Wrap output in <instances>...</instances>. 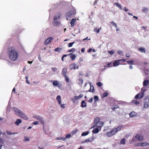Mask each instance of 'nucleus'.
I'll return each mask as SVG.
<instances>
[{
	"label": "nucleus",
	"mask_w": 149,
	"mask_h": 149,
	"mask_svg": "<svg viewBox=\"0 0 149 149\" xmlns=\"http://www.w3.org/2000/svg\"><path fill=\"white\" fill-rule=\"evenodd\" d=\"M51 69L54 72H56L57 70V68L55 67L52 68Z\"/></svg>",
	"instance_id": "obj_47"
},
{
	"label": "nucleus",
	"mask_w": 149,
	"mask_h": 149,
	"mask_svg": "<svg viewBox=\"0 0 149 149\" xmlns=\"http://www.w3.org/2000/svg\"><path fill=\"white\" fill-rule=\"evenodd\" d=\"M132 103L136 105H138L139 104V102L136 100H134L132 101Z\"/></svg>",
	"instance_id": "obj_32"
},
{
	"label": "nucleus",
	"mask_w": 149,
	"mask_h": 149,
	"mask_svg": "<svg viewBox=\"0 0 149 149\" xmlns=\"http://www.w3.org/2000/svg\"><path fill=\"white\" fill-rule=\"evenodd\" d=\"M94 99L95 100V102H96L97 101H98L99 100V97L97 96H95L94 97Z\"/></svg>",
	"instance_id": "obj_46"
},
{
	"label": "nucleus",
	"mask_w": 149,
	"mask_h": 149,
	"mask_svg": "<svg viewBox=\"0 0 149 149\" xmlns=\"http://www.w3.org/2000/svg\"><path fill=\"white\" fill-rule=\"evenodd\" d=\"M71 137V135L70 134H68L65 136V137H64V138H65V140H66V139H68L70 138Z\"/></svg>",
	"instance_id": "obj_51"
},
{
	"label": "nucleus",
	"mask_w": 149,
	"mask_h": 149,
	"mask_svg": "<svg viewBox=\"0 0 149 149\" xmlns=\"http://www.w3.org/2000/svg\"><path fill=\"white\" fill-rule=\"evenodd\" d=\"M19 117H20L21 118L25 120H28L29 119V118L23 113V111L22 112Z\"/></svg>",
	"instance_id": "obj_11"
},
{
	"label": "nucleus",
	"mask_w": 149,
	"mask_h": 149,
	"mask_svg": "<svg viewBox=\"0 0 149 149\" xmlns=\"http://www.w3.org/2000/svg\"><path fill=\"white\" fill-rule=\"evenodd\" d=\"M22 122V120L20 119H18L16 120L15 122H14V124L17 126H18Z\"/></svg>",
	"instance_id": "obj_16"
},
{
	"label": "nucleus",
	"mask_w": 149,
	"mask_h": 149,
	"mask_svg": "<svg viewBox=\"0 0 149 149\" xmlns=\"http://www.w3.org/2000/svg\"><path fill=\"white\" fill-rule=\"evenodd\" d=\"M148 84L149 85V80H146L143 81V85L144 86H146Z\"/></svg>",
	"instance_id": "obj_22"
},
{
	"label": "nucleus",
	"mask_w": 149,
	"mask_h": 149,
	"mask_svg": "<svg viewBox=\"0 0 149 149\" xmlns=\"http://www.w3.org/2000/svg\"><path fill=\"white\" fill-rule=\"evenodd\" d=\"M111 23L113 26H115V27H117V26L116 24V23H115L113 21L112 22H111Z\"/></svg>",
	"instance_id": "obj_48"
},
{
	"label": "nucleus",
	"mask_w": 149,
	"mask_h": 149,
	"mask_svg": "<svg viewBox=\"0 0 149 149\" xmlns=\"http://www.w3.org/2000/svg\"><path fill=\"white\" fill-rule=\"evenodd\" d=\"M4 141L1 138H0V149L2 148V147L4 144Z\"/></svg>",
	"instance_id": "obj_25"
},
{
	"label": "nucleus",
	"mask_w": 149,
	"mask_h": 149,
	"mask_svg": "<svg viewBox=\"0 0 149 149\" xmlns=\"http://www.w3.org/2000/svg\"><path fill=\"white\" fill-rule=\"evenodd\" d=\"M60 106H61V107L62 108H65V104H61H61H59Z\"/></svg>",
	"instance_id": "obj_54"
},
{
	"label": "nucleus",
	"mask_w": 149,
	"mask_h": 149,
	"mask_svg": "<svg viewBox=\"0 0 149 149\" xmlns=\"http://www.w3.org/2000/svg\"><path fill=\"white\" fill-rule=\"evenodd\" d=\"M33 117L39 121L42 124H44V120L41 117L39 116H33Z\"/></svg>",
	"instance_id": "obj_8"
},
{
	"label": "nucleus",
	"mask_w": 149,
	"mask_h": 149,
	"mask_svg": "<svg viewBox=\"0 0 149 149\" xmlns=\"http://www.w3.org/2000/svg\"><path fill=\"white\" fill-rule=\"evenodd\" d=\"M14 114L17 116H19L22 111L20 110L18 108L16 107H13L12 108Z\"/></svg>",
	"instance_id": "obj_5"
},
{
	"label": "nucleus",
	"mask_w": 149,
	"mask_h": 149,
	"mask_svg": "<svg viewBox=\"0 0 149 149\" xmlns=\"http://www.w3.org/2000/svg\"><path fill=\"white\" fill-rule=\"evenodd\" d=\"M104 125V123L100 121L97 123H95L96 126L101 127Z\"/></svg>",
	"instance_id": "obj_20"
},
{
	"label": "nucleus",
	"mask_w": 149,
	"mask_h": 149,
	"mask_svg": "<svg viewBox=\"0 0 149 149\" xmlns=\"http://www.w3.org/2000/svg\"><path fill=\"white\" fill-rule=\"evenodd\" d=\"M144 96V93L143 92H141L140 93V95L139 96V99H141Z\"/></svg>",
	"instance_id": "obj_43"
},
{
	"label": "nucleus",
	"mask_w": 149,
	"mask_h": 149,
	"mask_svg": "<svg viewBox=\"0 0 149 149\" xmlns=\"http://www.w3.org/2000/svg\"><path fill=\"white\" fill-rule=\"evenodd\" d=\"M56 139L57 140H63V141L65 140V138H64V137H58Z\"/></svg>",
	"instance_id": "obj_39"
},
{
	"label": "nucleus",
	"mask_w": 149,
	"mask_h": 149,
	"mask_svg": "<svg viewBox=\"0 0 149 149\" xmlns=\"http://www.w3.org/2000/svg\"><path fill=\"white\" fill-rule=\"evenodd\" d=\"M62 15L61 13H58L54 17V19H60Z\"/></svg>",
	"instance_id": "obj_19"
},
{
	"label": "nucleus",
	"mask_w": 149,
	"mask_h": 149,
	"mask_svg": "<svg viewBox=\"0 0 149 149\" xmlns=\"http://www.w3.org/2000/svg\"><path fill=\"white\" fill-rule=\"evenodd\" d=\"M6 133L7 134L9 135H11L12 134H17V132H15V133H12L10 131H6Z\"/></svg>",
	"instance_id": "obj_38"
},
{
	"label": "nucleus",
	"mask_w": 149,
	"mask_h": 149,
	"mask_svg": "<svg viewBox=\"0 0 149 149\" xmlns=\"http://www.w3.org/2000/svg\"><path fill=\"white\" fill-rule=\"evenodd\" d=\"M53 39V38L52 37H50L49 38L45 41V45H47L49 43H51Z\"/></svg>",
	"instance_id": "obj_12"
},
{
	"label": "nucleus",
	"mask_w": 149,
	"mask_h": 149,
	"mask_svg": "<svg viewBox=\"0 0 149 149\" xmlns=\"http://www.w3.org/2000/svg\"><path fill=\"white\" fill-rule=\"evenodd\" d=\"M83 95L82 94H80L78 96H75L73 97H71L70 98L72 101L74 103H75L76 102V100H78L82 97Z\"/></svg>",
	"instance_id": "obj_6"
},
{
	"label": "nucleus",
	"mask_w": 149,
	"mask_h": 149,
	"mask_svg": "<svg viewBox=\"0 0 149 149\" xmlns=\"http://www.w3.org/2000/svg\"><path fill=\"white\" fill-rule=\"evenodd\" d=\"M76 21V19H72L70 22V24L72 27H73L74 26V23Z\"/></svg>",
	"instance_id": "obj_23"
},
{
	"label": "nucleus",
	"mask_w": 149,
	"mask_h": 149,
	"mask_svg": "<svg viewBox=\"0 0 149 149\" xmlns=\"http://www.w3.org/2000/svg\"><path fill=\"white\" fill-rule=\"evenodd\" d=\"M67 72V68H63L62 71V73L64 76H66V73Z\"/></svg>",
	"instance_id": "obj_17"
},
{
	"label": "nucleus",
	"mask_w": 149,
	"mask_h": 149,
	"mask_svg": "<svg viewBox=\"0 0 149 149\" xmlns=\"http://www.w3.org/2000/svg\"><path fill=\"white\" fill-rule=\"evenodd\" d=\"M76 10L75 8L72 7L69 11L67 12L65 16L67 18H71V17L76 14Z\"/></svg>",
	"instance_id": "obj_3"
},
{
	"label": "nucleus",
	"mask_w": 149,
	"mask_h": 149,
	"mask_svg": "<svg viewBox=\"0 0 149 149\" xmlns=\"http://www.w3.org/2000/svg\"><path fill=\"white\" fill-rule=\"evenodd\" d=\"M56 100L58 101V102L59 104H61V97L60 95L57 96L56 98Z\"/></svg>",
	"instance_id": "obj_24"
},
{
	"label": "nucleus",
	"mask_w": 149,
	"mask_h": 149,
	"mask_svg": "<svg viewBox=\"0 0 149 149\" xmlns=\"http://www.w3.org/2000/svg\"><path fill=\"white\" fill-rule=\"evenodd\" d=\"M142 63L145 65H146L148 64V63L146 61L143 62Z\"/></svg>",
	"instance_id": "obj_63"
},
{
	"label": "nucleus",
	"mask_w": 149,
	"mask_h": 149,
	"mask_svg": "<svg viewBox=\"0 0 149 149\" xmlns=\"http://www.w3.org/2000/svg\"><path fill=\"white\" fill-rule=\"evenodd\" d=\"M69 69L71 70H72L73 69H78L79 66L77 65L74 63H73L70 65Z\"/></svg>",
	"instance_id": "obj_9"
},
{
	"label": "nucleus",
	"mask_w": 149,
	"mask_h": 149,
	"mask_svg": "<svg viewBox=\"0 0 149 149\" xmlns=\"http://www.w3.org/2000/svg\"><path fill=\"white\" fill-rule=\"evenodd\" d=\"M30 138L29 137H27V136H24V139L23 140L24 142H26L27 141H29L30 140Z\"/></svg>",
	"instance_id": "obj_31"
},
{
	"label": "nucleus",
	"mask_w": 149,
	"mask_h": 149,
	"mask_svg": "<svg viewBox=\"0 0 149 149\" xmlns=\"http://www.w3.org/2000/svg\"><path fill=\"white\" fill-rule=\"evenodd\" d=\"M100 118L98 117H96L94 119V123L95 125V123H97L98 122H99L100 121Z\"/></svg>",
	"instance_id": "obj_27"
},
{
	"label": "nucleus",
	"mask_w": 149,
	"mask_h": 149,
	"mask_svg": "<svg viewBox=\"0 0 149 149\" xmlns=\"http://www.w3.org/2000/svg\"><path fill=\"white\" fill-rule=\"evenodd\" d=\"M99 132V129L97 128H95L93 130V132L95 133H97L98 132Z\"/></svg>",
	"instance_id": "obj_28"
},
{
	"label": "nucleus",
	"mask_w": 149,
	"mask_h": 149,
	"mask_svg": "<svg viewBox=\"0 0 149 149\" xmlns=\"http://www.w3.org/2000/svg\"><path fill=\"white\" fill-rule=\"evenodd\" d=\"M52 23L53 25L55 26H57L60 24V22L57 21V19H54Z\"/></svg>",
	"instance_id": "obj_14"
},
{
	"label": "nucleus",
	"mask_w": 149,
	"mask_h": 149,
	"mask_svg": "<svg viewBox=\"0 0 149 149\" xmlns=\"http://www.w3.org/2000/svg\"><path fill=\"white\" fill-rule=\"evenodd\" d=\"M136 146H142V143L140 142L138 143H137L136 144Z\"/></svg>",
	"instance_id": "obj_56"
},
{
	"label": "nucleus",
	"mask_w": 149,
	"mask_h": 149,
	"mask_svg": "<svg viewBox=\"0 0 149 149\" xmlns=\"http://www.w3.org/2000/svg\"><path fill=\"white\" fill-rule=\"evenodd\" d=\"M114 4L116 5L117 7H118L120 10L122 9V7L118 3H114Z\"/></svg>",
	"instance_id": "obj_35"
},
{
	"label": "nucleus",
	"mask_w": 149,
	"mask_h": 149,
	"mask_svg": "<svg viewBox=\"0 0 149 149\" xmlns=\"http://www.w3.org/2000/svg\"><path fill=\"white\" fill-rule=\"evenodd\" d=\"M139 50L141 52L145 53L146 52V50L144 48L141 47L139 49Z\"/></svg>",
	"instance_id": "obj_26"
},
{
	"label": "nucleus",
	"mask_w": 149,
	"mask_h": 149,
	"mask_svg": "<svg viewBox=\"0 0 149 149\" xmlns=\"http://www.w3.org/2000/svg\"><path fill=\"white\" fill-rule=\"evenodd\" d=\"M117 53L119 54H121L122 56L123 55V53L121 51H118Z\"/></svg>",
	"instance_id": "obj_58"
},
{
	"label": "nucleus",
	"mask_w": 149,
	"mask_h": 149,
	"mask_svg": "<svg viewBox=\"0 0 149 149\" xmlns=\"http://www.w3.org/2000/svg\"><path fill=\"white\" fill-rule=\"evenodd\" d=\"M127 62L128 64L130 65L132 64L133 63L134 61L132 60H131L129 61H127Z\"/></svg>",
	"instance_id": "obj_42"
},
{
	"label": "nucleus",
	"mask_w": 149,
	"mask_h": 149,
	"mask_svg": "<svg viewBox=\"0 0 149 149\" xmlns=\"http://www.w3.org/2000/svg\"><path fill=\"white\" fill-rule=\"evenodd\" d=\"M149 97L145 98L143 102V106L142 109V111H144L149 108Z\"/></svg>",
	"instance_id": "obj_4"
},
{
	"label": "nucleus",
	"mask_w": 149,
	"mask_h": 149,
	"mask_svg": "<svg viewBox=\"0 0 149 149\" xmlns=\"http://www.w3.org/2000/svg\"><path fill=\"white\" fill-rule=\"evenodd\" d=\"M84 148L82 146H81L78 149H84Z\"/></svg>",
	"instance_id": "obj_64"
},
{
	"label": "nucleus",
	"mask_w": 149,
	"mask_h": 149,
	"mask_svg": "<svg viewBox=\"0 0 149 149\" xmlns=\"http://www.w3.org/2000/svg\"><path fill=\"white\" fill-rule=\"evenodd\" d=\"M39 124V123L38 121H36L34 122L33 123V125H38Z\"/></svg>",
	"instance_id": "obj_59"
},
{
	"label": "nucleus",
	"mask_w": 149,
	"mask_h": 149,
	"mask_svg": "<svg viewBox=\"0 0 149 149\" xmlns=\"http://www.w3.org/2000/svg\"><path fill=\"white\" fill-rule=\"evenodd\" d=\"M146 91V90L144 88H142L141 90V92H143V93Z\"/></svg>",
	"instance_id": "obj_61"
},
{
	"label": "nucleus",
	"mask_w": 149,
	"mask_h": 149,
	"mask_svg": "<svg viewBox=\"0 0 149 149\" xmlns=\"http://www.w3.org/2000/svg\"><path fill=\"white\" fill-rule=\"evenodd\" d=\"M140 95V93L137 94L136 95H135V98L136 99H138L139 98V96Z\"/></svg>",
	"instance_id": "obj_49"
},
{
	"label": "nucleus",
	"mask_w": 149,
	"mask_h": 149,
	"mask_svg": "<svg viewBox=\"0 0 149 149\" xmlns=\"http://www.w3.org/2000/svg\"><path fill=\"white\" fill-rule=\"evenodd\" d=\"M86 104L85 100L82 101L81 103V107H86Z\"/></svg>",
	"instance_id": "obj_21"
},
{
	"label": "nucleus",
	"mask_w": 149,
	"mask_h": 149,
	"mask_svg": "<svg viewBox=\"0 0 149 149\" xmlns=\"http://www.w3.org/2000/svg\"><path fill=\"white\" fill-rule=\"evenodd\" d=\"M93 100V98H91L89 100L88 102H92Z\"/></svg>",
	"instance_id": "obj_62"
},
{
	"label": "nucleus",
	"mask_w": 149,
	"mask_h": 149,
	"mask_svg": "<svg viewBox=\"0 0 149 149\" xmlns=\"http://www.w3.org/2000/svg\"><path fill=\"white\" fill-rule=\"evenodd\" d=\"M94 90V87L93 86H90V89L88 91V92H93Z\"/></svg>",
	"instance_id": "obj_37"
},
{
	"label": "nucleus",
	"mask_w": 149,
	"mask_h": 149,
	"mask_svg": "<svg viewBox=\"0 0 149 149\" xmlns=\"http://www.w3.org/2000/svg\"><path fill=\"white\" fill-rule=\"evenodd\" d=\"M68 55H71L70 57L71 58L72 60H74L76 58V56L75 55L72 54H70Z\"/></svg>",
	"instance_id": "obj_30"
},
{
	"label": "nucleus",
	"mask_w": 149,
	"mask_h": 149,
	"mask_svg": "<svg viewBox=\"0 0 149 149\" xmlns=\"http://www.w3.org/2000/svg\"><path fill=\"white\" fill-rule=\"evenodd\" d=\"M97 84L98 86L100 87L102 85V84L101 82H99L97 83Z\"/></svg>",
	"instance_id": "obj_55"
},
{
	"label": "nucleus",
	"mask_w": 149,
	"mask_h": 149,
	"mask_svg": "<svg viewBox=\"0 0 149 149\" xmlns=\"http://www.w3.org/2000/svg\"><path fill=\"white\" fill-rule=\"evenodd\" d=\"M123 127L122 126L115 127L111 131L107 132L106 133V135L108 137L111 136L115 135L118 132L120 131Z\"/></svg>",
	"instance_id": "obj_2"
},
{
	"label": "nucleus",
	"mask_w": 149,
	"mask_h": 149,
	"mask_svg": "<svg viewBox=\"0 0 149 149\" xmlns=\"http://www.w3.org/2000/svg\"><path fill=\"white\" fill-rule=\"evenodd\" d=\"M115 51L113 50H112L111 51H108V52L111 55H112L114 52Z\"/></svg>",
	"instance_id": "obj_41"
},
{
	"label": "nucleus",
	"mask_w": 149,
	"mask_h": 149,
	"mask_svg": "<svg viewBox=\"0 0 149 149\" xmlns=\"http://www.w3.org/2000/svg\"><path fill=\"white\" fill-rule=\"evenodd\" d=\"M62 48H60L59 47H57L56 48H55L54 49V51L56 52H60L62 50Z\"/></svg>",
	"instance_id": "obj_29"
},
{
	"label": "nucleus",
	"mask_w": 149,
	"mask_h": 149,
	"mask_svg": "<svg viewBox=\"0 0 149 149\" xmlns=\"http://www.w3.org/2000/svg\"><path fill=\"white\" fill-rule=\"evenodd\" d=\"M125 139L124 138L122 139L120 141V144L122 145L124 144L125 143Z\"/></svg>",
	"instance_id": "obj_34"
},
{
	"label": "nucleus",
	"mask_w": 149,
	"mask_h": 149,
	"mask_svg": "<svg viewBox=\"0 0 149 149\" xmlns=\"http://www.w3.org/2000/svg\"><path fill=\"white\" fill-rule=\"evenodd\" d=\"M108 95V93H104L102 95V97L103 98L107 97Z\"/></svg>",
	"instance_id": "obj_52"
},
{
	"label": "nucleus",
	"mask_w": 149,
	"mask_h": 149,
	"mask_svg": "<svg viewBox=\"0 0 149 149\" xmlns=\"http://www.w3.org/2000/svg\"><path fill=\"white\" fill-rule=\"evenodd\" d=\"M148 10L147 8H143L142 9V11L144 13H146Z\"/></svg>",
	"instance_id": "obj_33"
},
{
	"label": "nucleus",
	"mask_w": 149,
	"mask_h": 149,
	"mask_svg": "<svg viewBox=\"0 0 149 149\" xmlns=\"http://www.w3.org/2000/svg\"><path fill=\"white\" fill-rule=\"evenodd\" d=\"M74 43V42H73L69 43L68 44V47H70L72 46L73 45Z\"/></svg>",
	"instance_id": "obj_44"
},
{
	"label": "nucleus",
	"mask_w": 149,
	"mask_h": 149,
	"mask_svg": "<svg viewBox=\"0 0 149 149\" xmlns=\"http://www.w3.org/2000/svg\"><path fill=\"white\" fill-rule=\"evenodd\" d=\"M94 31L96 32L97 33H98L100 32V29H97L96 28H95L94 29Z\"/></svg>",
	"instance_id": "obj_50"
},
{
	"label": "nucleus",
	"mask_w": 149,
	"mask_h": 149,
	"mask_svg": "<svg viewBox=\"0 0 149 149\" xmlns=\"http://www.w3.org/2000/svg\"><path fill=\"white\" fill-rule=\"evenodd\" d=\"M120 63V60H118L116 61L113 63V66L114 67H116L119 65L120 64H121Z\"/></svg>",
	"instance_id": "obj_13"
},
{
	"label": "nucleus",
	"mask_w": 149,
	"mask_h": 149,
	"mask_svg": "<svg viewBox=\"0 0 149 149\" xmlns=\"http://www.w3.org/2000/svg\"><path fill=\"white\" fill-rule=\"evenodd\" d=\"M89 133L88 132H83L81 134V136H86L89 134Z\"/></svg>",
	"instance_id": "obj_40"
},
{
	"label": "nucleus",
	"mask_w": 149,
	"mask_h": 149,
	"mask_svg": "<svg viewBox=\"0 0 149 149\" xmlns=\"http://www.w3.org/2000/svg\"><path fill=\"white\" fill-rule=\"evenodd\" d=\"M8 57L12 61H15L18 58L19 55L16 50L13 48L9 49L8 51Z\"/></svg>",
	"instance_id": "obj_1"
},
{
	"label": "nucleus",
	"mask_w": 149,
	"mask_h": 149,
	"mask_svg": "<svg viewBox=\"0 0 149 149\" xmlns=\"http://www.w3.org/2000/svg\"><path fill=\"white\" fill-rule=\"evenodd\" d=\"M129 115L131 117H134L137 115V113L133 111L130 113Z\"/></svg>",
	"instance_id": "obj_18"
},
{
	"label": "nucleus",
	"mask_w": 149,
	"mask_h": 149,
	"mask_svg": "<svg viewBox=\"0 0 149 149\" xmlns=\"http://www.w3.org/2000/svg\"><path fill=\"white\" fill-rule=\"evenodd\" d=\"M136 139L139 141H141L143 139V136L141 134L137 135L136 136Z\"/></svg>",
	"instance_id": "obj_15"
},
{
	"label": "nucleus",
	"mask_w": 149,
	"mask_h": 149,
	"mask_svg": "<svg viewBox=\"0 0 149 149\" xmlns=\"http://www.w3.org/2000/svg\"><path fill=\"white\" fill-rule=\"evenodd\" d=\"M64 78H65V81L66 82H68L69 81V79L68 78L67 76H64Z\"/></svg>",
	"instance_id": "obj_53"
},
{
	"label": "nucleus",
	"mask_w": 149,
	"mask_h": 149,
	"mask_svg": "<svg viewBox=\"0 0 149 149\" xmlns=\"http://www.w3.org/2000/svg\"><path fill=\"white\" fill-rule=\"evenodd\" d=\"M95 139V138L94 136H92L90 138H89L88 139H85L84 141L82 143H88V142H92Z\"/></svg>",
	"instance_id": "obj_10"
},
{
	"label": "nucleus",
	"mask_w": 149,
	"mask_h": 149,
	"mask_svg": "<svg viewBox=\"0 0 149 149\" xmlns=\"http://www.w3.org/2000/svg\"><path fill=\"white\" fill-rule=\"evenodd\" d=\"M7 63L9 65L11 66L12 65V63L9 61H7Z\"/></svg>",
	"instance_id": "obj_60"
},
{
	"label": "nucleus",
	"mask_w": 149,
	"mask_h": 149,
	"mask_svg": "<svg viewBox=\"0 0 149 149\" xmlns=\"http://www.w3.org/2000/svg\"><path fill=\"white\" fill-rule=\"evenodd\" d=\"M149 145V143L147 142L142 143V146L145 147Z\"/></svg>",
	"instance_id": "obj_36"
},
{
	"label": "nucleus",
	"mask_w": 149,
	"mask_h": 149,
	"mask_svg": "<svg viewBox=\"0 0 149 149\" xmlns=\"http://www.w3.org/2000/svg\"><path fill=\"white\" fill-rule=\"evenodd\" d=\"M79 83L80 84H82L83 83V80L81 79H79L78 80Z\"/></svg>",
	"instance_id": "obj_57"
},
{
	"label": "nucleus",
	"mask_w": 149,
	"mask_h": 149,
	"mask_svg": "<svg viewBox=\"0 0 149 149\" xmlns=\"http://www.w3.org/2000/svg\"><path fill=\"white\" fill-rule=\"evenodd\" d=\"M75 51V49L74 48H72L71 49H69L68 50V52H74Z\"/></svg>",
	"instance_id": "obj_45"
},
{
	"label": "nucleus",
	"mask_w": 149,
	"mask_h": 149,
	"mask_svg": "<svg viewBox=\"0 0 149 149\" xmlns=\"http://www.w3.org/2000/svg\"><path fill=\"white\" fill-rule=\"evenodd\" d=\"M51 81L52 82V84L54 86L57 87L59 88H61L62 87V84L58 81L57 80H52Z\"/></svg>",
	"instance_id": "obj_7"
}]
</instances>
